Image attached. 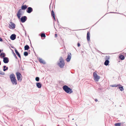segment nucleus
<instances>
[{
  "label": "nucleus",
  "instance_id": "obj_7",
  "mask_svg": "<svg viewBox=\"0 0 126 126\" xmlns=\"http://www.w3.org/2000/svg\"><path fill=\"white\" fill-rule=\"evenodd\" d=\"M15 25L12 22H10L9 24V27L11 29H14L15 27Z\"/></svg>",
  "mask_w": 126,
  "mask_h": 126
},
{
  "label": "nucleus",
  "instance_id": "obj_33",
  "mask_svg": "<svg viewBox=\"0 0 126 126\" xmlns=\"http://www.w3.org/2000/svg\"><path fill=\"white\" fill-rule=\"evenodd\" d=\"M3 41V40L0 37V41Z\"/></svg>",
  "mask_w": 126,
  "mask_h": 126
},
{
  "label": "nucleus",
  "instance_id": "obj_24",
  "mask_svg": "<svg viewBox=\"0 0 126 126\" xmlns=\"http://www.w3.org/2000/svg\"><path fill=\"white\" fill-rule=\"evenodd\" d=\"M118 88H119L120 90L122 91L124 90V89L123 88V86L121 87H119Z\"/></svg>",
  "mask_w": 126,
  "mask_h": 126
},
{
  "label": "nucleus",
  "instance_id": "obj_18",
  "mask_svg": "<svg viewBox=\"0 0 126 126\" xmlns=\"http://www.w3.org/2000/svg\"><path fill=\"white\" fill-rule=\"evenodd\" d=\"M38 60L40 63L44 64L45 63L44 62L42 59H39Z\"/></svg>",
  "mask_w": 126,
  "mask_h": 126
},
{
  "label": "nucleus",
  "instance_id": "obj_36",
  "mask_svg": "<svg viewBox=\"0 0 126 126\" xmlns=\"http://www.w3.org/2000/svg\"><path fill=\"white\" fill-rule=\"evenodd\" d=\"M14 56H15V57H16V58L17 57L14 53Z\"/></svg>",
  "mask_w": 126,
  "mask_h": 126
},
{
  "label": "nucleus",
  "instance_id": "obj_21",
  "mask_svg": "<svg viewBox=\"0 0 126 126\" xmlns=\"http://www.w3.org/2000/svg\"><path fill=\"white\" fill-rule=\"evenodd\" d=\"M29 48L30 47L28 45H26L24 47V49L25 50H28Z\"/></svg>",
  "mask_w": 126,
  "mask_h": 126
},
{
  "label": "nucleus",
  "instance_id": "obj_35",
  "mask_svg": "<svg viewBox=\"0 0 126 126\" xmlns=\"http://www.w3.org/2000/svg\"><path fill=\"white\" fill-rule=\"evenodd\" d=\"M95 100L96 102H97L98 101V100L96 99H95Z\"/></svg>",
  "mask_w": 126,
  "mask_h": 126
},
{
  "label": "nucleus",
  "instance_id": "obj_20",
  "mask_svg": "<svg viewBox=\"0 0 126 126\" xmlns=\"http://www.w3.org/2000/svg\"><path fill=\"white\" fill-rule=\"evenodd\" d=\"M109 61L108 60H106L105 62V63H104V64L106 65V66H107V65L109 63Z\"/></svg>",
  "mask_w": 126,
  "mask_h": 126
},
{
  "label": "nucleus",
  "instance_id": "obj_9",
  "mask_svg": "<svg viewBox=\"0 0 126 126\" xmlns=\"http://www.w3.org/2000/svg\"><path fill=\"white\" fill-rule=\"evenodd\" d=\"M20 19V21L22 23L24 22L27 20V18L26 16L22 17Z\"/></svg>",
  "mask_w": 126,
  "mask_h": 126
},
{
  "label": "nucleus",
  "instance_id": "obj_17",
  "mask_svg": "<svg viewBox=\"0 0 126 126\" xmlns=\"http://www.w3.org/2000/svg\"><path fill=\"white\" fill-rule=\"evenodd\" d=\"M119 58L122 60H124L125 59L124 55H120Z\"/></svg>",
  "mask_w": 126,
  "mask_h": 126
},
{
  "label": "nucleus",
  "instance_id": "obj_14",
  "mask_svg": "<svg viewBox=\"0 0 126 126\" xmlns=\"http://www.w3.org/2000/svg\"><path fill=\"white\" fill-rule=\"evenodd\" d=\"M3 61L5 63H7L9 62L8 58L7 57H5L3 58Z\"/></svg>",
  "mask_w": 126,
  "mask_h": 126
},
{
  "label": "nucleus",
  "instance_id": "obj_6",
  "mask_svg": "<svg viewBox=\"0 0 126 126\" xmlns=\"http://www.w3.org/2000/svg\"><path fill=\"white\" fill-rule=\"evenodd\" d=\"M23 14L22 10L21 9H19L18 11L17 16L19 19L20 18L21 16Z\"/></svg>",
  "mask_w": 126,
  "mask_h": 126
},
{
  "label": "nucleus",
  "instance_id": "obj_37",
  "mask_svg": "<svg viewBox=\"0 0 126 126\" xmlns=\"http://www.w3.org/2000/svg\"><path fill=\"white\" fill-rule=\"evenodd\" d=\"M1 52V50L0 49V53Z\"/></svg>",
  "mask_w": 126,
  "mask_h": 126
},
{
  "label": "nucleus",
  "instance_id": "obj_5",
  "mask_svg": "<svg viewBox=\"0 0 126 126\" xmlns=\"http://www.w3.org/2000/svg\"><path fill=\"white\" fill-rule=\"evenodd\" d=\"M93 75L94 80L96 82L98 81L100 79V77L98 76L96 73L95 72L93 73Z\"/></svg>",
  "mask_w": 126,
  "mask_h": 126
},
{
  "label": "nucleus",
  "instance_id": "obj_15",
  "mask_svg": "<svg viewBox=\"0 0 126 126\" xmlns=\"http://www.w3.org/2000/svg\"><path fill=\"white\" fill-rule=\"evenodd\" d=\"M51 16L53 17L54 20H55V14L54 13L53 10H52L51 11Z\"/></svg>",
  "mask_w": 126,
  "mask_h": 126
},
{
  "label": "nucleus",
  "instance_id": "obj_16",
  "mask_svg": "<svg viewBox=\"0 0 126 126\" xmlns=\"http://www.w3.org/2000/svg\"><path fill=\"white\" fill-rule=\"evenodd\" d=\"M37 86L38 88H40L42 86V85L39 82H37L36 83Z\"/></svg>",
  "mask_w": 126,
  "mask_h": 126
},
{
  "label": "nucleus",
  "instance_id": "obj_25",
  "mask_svg": "<svg viewBox=\"0 0 126 126\" xmlns=\"http://www.w3.org/2000/svg\"><path fill=\"white\" fill-rule=\"evenodd\" d=\"M41 37H44L45 38L46 37V36L45 34V33H42V34H41Z\"/></svg>",
  "mask_w": 126,
  "mask_h": 126
},
{
  "label": "nucleus",
  "instance_id": "obj_10",
  "mask_svg": "<svg viewBox=\"0 0 126 126\" xmlns=\"http://www.w3.org/2000/svg\"><path fill=\"white\" fill-rule=\"evenodd\" d=\"M33 11L31 7H29L26 10L27 12L29 13H30Z\"/></svg>",
  "mask_w": 126,
  "mask_h": 126
},
{
  "label": "nucleus",
  "instance_id": "obj_29",
  "mask_svg": "<svg viewBox=\"0 0 126 126\" xmlns=\"http://www.w3.org/2000/svg\"><path fill=\"white\" fill-rule=\"evenodd\" d=\"M35 80L37 81H38L39 80V78L38 77H37L35 78Z\"/></svg>",
  "mask_w": 126,
  "mask_h": 126
},
{
  "label": "nucleus",
  "instance_id": "obj_4",
  "mask_svg": "<svg viewBox=\"0 0 126 126\" xmlns=\"http://www.w3.org/2000/svg\"><path fill=\"white\" fill-rule=\"evenodd\" d=\"M16 74L18 81H21L22 79V76L21 74L18 72H17L16 73Z\"/></svg>",
  "mask_w": 126,
  "mask_h": 126
},
{
  "label": "nucleus",
  "instance_id": "obj_34",
  "mask_svg": "<svg viewBox=\"0 0 126 126\" xmlns=\"http://www.w3.org/2000/svg\"><path fill=\"white\" fill-rule=\"evenodd\" d=\"M55 37H57V34H55Z\"/></svg>",
  "mask_w": 126,
  "mask_h": 126
},
{
  "label": "nucleus",
  "instance_id": "obj_26",
  "mask_svg": "<svg viewBox=\"0 0 126 126\" xmlns=\"http://www.w3.org/2000/svg\"><path fill=\"white\" fill-rule=\"evenodd\" d=\"M0 56L2 57H4L5 56V54L4 53H1L0 54Z\"/></svg>",
  "mask_w": 126,
  "mask_h": 126
},
{
  "label": "nucleus",
  "instance_id": "obj_22",
  "mask_svg": "<svg viewBox=\"0 0 126 126\" xmlns=\"http://www.w3.org/2000/svg\"><path fill=\"white\" fill-rule=\"evenodd\" d=\"M3 71H5L6 70H7L8 69V67H6V66L5 65H4L3 66Z\"/></svg>",
  "mask_w": 126,
  "mask_h": 126
},
{
  "label": "nucleus",
  "instance_id": "obj_30",
  "mask_svg": "<svg viewBox=\"0 0 126 126\" xmlns=\"http://www.w3.org/2000/svg\"><path fill=\"white\" fill-rule=\"evenodd\" d=\"M122 54L123 55H124L125 56H126V53H124V52H123V53H122Z\"/></svg>",
  "mask_w": 126,
  "mask_h": 126
},
{
  "label": "nucleus",
  "instance_id": "obj_11",
  "mask_svg": "<svg viewBox=\"0 0 126 126\" xmlns=\"http://www.w3.org/2000/svg\"><path fill=\"white\" fill-rule=\"evenodd\" d=\"M90 33L88 31L87 33V39L88 41H90Z\"/></svg>",
  "mask_w": 126,
  "mask_h": 126
},
{
  "label": "nucleus",
  "instance_id": "obj_28",
  "mask_svg": "<svg viewBox=\"0 0 126 126\" xmlns=\"http://www.w3.org/2000/svg\"><path fill=\"white\" fill-rule=\"evenodd\" d=\"M121 85H112L111 86L112 87H118V86H121Z\"/></svg>",
  "mask_w": 126,
  "mask_h": 126
},
{
  "label": "nucleus",
  "instance_id": "obj_32",
  "mask_svg": "<svg viewBox=\"0 0 126 126\" xmlns=\"http://www.w3.org/2000/svg\"><path fill=\"white\" fill-rule=\"evenodd\" d=\"M3 41V40L0 37V41Z\"/></svg>",
  "mask_w": 126,
  "mask_h": 126
},
{
  "label": "nucleus",
  "instance_id": "obj_27",
  "mask_svg": "<svg viewBox=\"0 0 126 126\" xmlns=\"http://www.w3.org/2000/svg\"><path fill=\"white\" fill-rule=\"evenodd\" d=\"M24 56H26L28 55V53L27 52L25 51L24 52Z\"/></svg>",
  "mask_w": 126,
  "mask_h": 126
},
{
  "label": "nucleus",
  "instance_id": "obj_23",
  "mask_svg": "<svg viewBox=\"0 0 126 126\" xmlns=\"http://www.w3.org/2000/svg\"><path fill=\"white\" fill-rule=\"evenodd\" d=\"M115 126H121V123H116L114 124Z\"/></svg>",
  "mask_w": 126,
  "mask_h": 126
},
{
  "label": "nucleus",
  "instance_id": "obj_38",
  "mask_svg": "<svg viewBox=\"0 0 126 126\" xmlns=\"http://www.w3.org/2000/svg\"><path fill=\"white\" fill-rule=\"evenodd\" d=\"M1 64V62H0V65Z\"/></svg>",
  "mask_w": 126,
  "mask_h": 126
},
{
  "label": "nucleus",
  "instance_id": "obj_2",
  "mask_svg": "<svg viewBox=\"0 0 126 126\" xmlns=\"http://www.w3.org/2000/svg\"><path fill=\"white\" fill-rule=\"evenodd\" d=\"M63 89L67 93L70 94L73 92L72 89L66 85L63 86Z\"/></svg>",
  "mask_w": 126,
  "mask_h": 126
},
{
  "label": "nucleus",
  "instance_id": "obj_1",
  "mask_svg": "<svg viewBox=\"0 0 126 126\" xmlns=\"http://www.w3.org/2000/svg\"><path fill=\"white\" fill-rule=\"evenodd\" d=\"M9 77L13 84L15 85H17V81L15 75L13 73L12 74L10 75Z\"/></svg>",
  "mask_w": 126,
  "mask_h": 126
},
{
  "label": "nucleus",
  "instance_id": "obj_3",
  "mask_svg": "<svg viewBox=\"0 0 126 126\" xmlns=\"http://www.w3.org/2000/svg\"><path fill=\"white\" fill-rule=\"evenodd\" d=\"M59 62L58 65L61 68H63L64 65V60L63 58L61 57L59 59Z\"/></svg>",
  "mask_w": 126,
  "mask_h": 126
},
{
  "label": "nucleus",
  "instance_id": "obj_12",
  "mask_svg": "<svg viewBox=\"0 0 126 126\" xmlns=\"http://www.w3.org/2000/svg\"><path fill=\"white\" fill-rule=\"evenodd\" d=\"M16 36V35L15 34H12L10 36V39L12 40H14L15 39Z\"/></svg>",
  "mask_w": 126,
  "mask_h": 126
},
{
  "label": "nucleus",
  "instance_id": "obj_19",
  "mask_svg": "<svg viewBox=\"0 0 126 126\" xmlns=\"http://www.w3.org/2000/svg\"><path fill=\"white\" fill-rule=\"evenodd\" d=\"M15 52L16 53V54L17 55V56H18V57L19 58H21V56H20V55L19 54V53H18V52L17 51V50L16 49H15Z\"/></svg>",
  "mask_w": 126,
  "mask_h": 126
},
{
  "label": "nucleus",
  "instance_id": "obj_13",
  "mask_svg": "<svg viewBox=\"0 0 126 126\" xmlns=\"http://www.w3.org/2000/svg\"><path fill=\"white\" fill-rule=\"evenodd\" d=\"M27 6L26 5H22L21 7V10H25L27 8Z\"/></svg>",
  "mask_w": 126,
  "mask_h": 126
},
{
  "label": "nucleus",
  "instance_id": "obj_8",
  "mask_svg": "<svg viewBox=\"0 0 126 126\" xmlns=\"http://www.w3.org/2000/svg\"><path fill=\"white\" fill-rule=\"evenodd\" d=\"M71 57V54L70 53H69L68 54L67 58L66 59L67 62H68L70 61Z\"/></svg>",
  "mask_w": 126,
  "mask_h": 126
},
{
  "label": "nucleus",
  "instance_id": "obj_39",
  "mask_svg": "<svg viewBox=\"0 0 126 126\" xmlns=\"http://www.w3.org/2000/svg\"><path fill=\"white\" fill-rule=\"evenodd\" d=\"M0 74H2L1 73H0Z\"/></svg>",
  "mask_w": 126,
  "mask_h": 126
},
{
  "label": "nucleus",
  "instance_id": "obj_31",
  "mask_svg": "<svg viewBox=\"0 0 126 126\" xmlns=\"http://www.w3.org/2000/svg\"><path fill=\"white\" fill-rule=\"evenodd\" d=\"M80 46V43H78V47H79Z\"/></svg>",
  "mask_w": 126,
  "mask_h": 126
}]
</instances>
